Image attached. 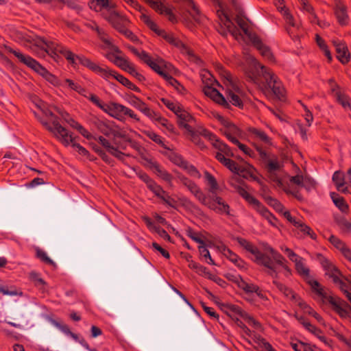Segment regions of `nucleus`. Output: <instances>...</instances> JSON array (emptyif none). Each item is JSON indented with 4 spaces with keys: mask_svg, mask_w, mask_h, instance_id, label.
Masks as SVG:
<instances>
[{
    "mask_svg": "<svg viewBox=\"0 0 351 351\" xmlns=\"http://www.w3.org/2000/svg\"><path fill=\"white\" fill-rule=\"evenodd\" d=\"M36 101H38V104H36V106L40 110L43 116H45V118H39L40 122L64 145H69L72 144L73 147H77L79 151L85 153L86 152V149L75 142L73 134L60 124L58 119L54 115L53 112L51 109L45 108V104L40 100L36 99Z\"/></svg>",
    "mask_w": 351,
    "mask_h": 351,
    "instance_id": "obj_4",
    "label": "nucleus"
},
{
    "mask_svg": "<svg viewBox=\"0 0 351 351\" xmlns=\"http://www.w3.org/2000/svg\"><path fill=\"white\" fill-rule=\"evenodd\" d=\"M335 336L341 342L347 346L349 351H351V335L346 337L339 332H337Z\"/></svg>",
    "mask_w": 351,
    "mask_h": 351,
    "instance_id": "obj_64",
    "label": "nucleus"
},
{
    "mask_svg": "<svg viewBox=\"0 0 351 351\" xmlns=\"http://www.w3.org/2000/svg\"><path fill=\"white\" fill-rule=\"evenodd\" d=\"M267 169L269 179L282 189L285 193L293 195L298 199L302 198L297 191L291 189L290 186L285 185V177L286 176V173L282 171V164L278 158L268 159L267 162Z\"/></svg>",
    "mask_w": 351,
    "mask_h": 351,
    "instance_id": "obj_8",
    "label": "nucleus"
},
{
    "mask_svg": "<svg viewBox=\"0 0 351 351\" xmlns=\"http://www.w3.org/2000/svg\"><path fill=\"white\" fill-rule=\"evenodd\" d=\"M320 291L322 293H319V292H316L315 293L323 303H329L332 309L341 318L346 319L350 317V306L347 302L338 297L328 295L324 290V287L320 288Z\"/></svg>",
    "mask_w": 351,
    "mask_h": 351,
    "instance_id": "obj_14",
    "label": "nucleus"
},
{
    "mask_svg": "<svg viewBox=\"0 0 351 351\" xmlns=\"http://www.w3.org/2000/svg\"><path fill=\"white\" fill-rule=\"evenodd\" d=\"M9 51L13 53L21 62L27 65L28 67L31 68L36 73L43 76L47 80L49 81L52 84H57V78L54 75L51 74L45 68H44L41 64H40L36 60L33 59L32 57L27 55H24L19 51H16L12 49H10Z\"/></svg>",
    "mask_w": 351,
    "mask_h": 351,
    "instance_id": "obj_13",
    "label": "nucleus"
},
{
    "mask_svg": "<svg viewBox=\"0 0 351 351\" xmlns=\"http://www.w3.org/2000/svg\"><path fill=\"white\" fill-rule=\"evenodd\" d=\"M171 66V64H167L162 59H158L156 67L154 66L153 70L162 76L169 85L174 87L178 93H183L184 86L165 71V69L169 70Z\"/></svg>",
    "mask_w": 351,
    "mask_h": 351,
    "instance_id": "obj_19",
    "label": "nucleus"
},
{
    "mask_svg": "<svg viewBox=\"0 0 351 351\" xmlns=\"http://www.w3.org/2000/svg\"><path fill=\"white\" fill-rule=\"evenodd\" d=\"M238 176H241L246 179L251 178V179L255 180L256 178V170L254 168V167L250 165V164H245L241 166L239 165V171L237 172L236 175L234 176L231 178V180L230 181V183L232 185L234 184L233 181L234 179L237 178Z\"/></svg>",
    "mask_w": 351,
    "mask_h": 351,
    "instance_id": "obj_29",
    "label": "nucleus"
},
{
    "mask_svg": "<svg viewBox=\"0 0 351 351\" xmlns=\"http://www.w3.org/2000/svg\"><path fill=\"white\" fill-rule=\"evenodd\" d=\"M234 145H237L238 148L245 155L254 158L255 156V153L253 150H252L249 147L246 145L241 143L238 139V143H233Z\"/></svg>",
    "mask_w": 351,
    "mask_h": 351,
    "instance_id": "obj_57",
    "label": "nucleus"
},
{
    "mask_svg": "<svg viewBox=\"0 0 351 351\" xmlns=\"http://www.w3.org/2000/svg\"><path fill=\"white\" fill-rule=\"evenodd\" d=\"M331 90L333 93L337 101L344 108H350V102L349 97L341 93L339 89V87L336 85L331 87Z\"/></svg>",
    "mask_w": 351,
    "mask_h": 351,
    "instance_id": "obj_40",
    "label": "nucleus"
},
{
    "mask_svg": "<svg viewBox=\"0 0 351 351\" xmlns=\"http://www.w3.org/2000/svg\"><path fill=\"white\" fill-rule=\"evenodd\" d=\"M304 179V176L302 175H296L295 176H291L288 178V176L286 175L285 177V184L287 186H290L291 189H295L298 191V194L301 196V199L300 200H302L303 199L302 195L300 193V189L302 188L303 184V181Z\"/></svg>",
    "mask_w": 351,
    "mask_h": 351,
    "instance_id": "obj_34",
    "label": "nucleus"
},
{
    "mask_svg": "<svg viewBox=\"0 0 351 351\" xmlns=\"http://www.w3.org/2000/svg\"><path fill=\"white\" fill-rule=\"evenodd\" d=\"M319 261L326 271V274L332 278V282L346 295L351 303V293L348 291L351 285V280L343 276L340 271L323 256H319Z\"/></svg>",
    "mask_w": 351,
    "mask_h": 351,
    "instance_id": "obj_7",
    "label": "nucleus"
},
{
    "mask_svg": "<svg viewBox=\"0 0 351 351\" xmlns=\"http://www.w3.org/2000/svg\"><path fill=\"white\" fill-rule=\"evenodd\" d=\"M333 44L336 49L338 60L342 64L348 63L350 59L351 55L348 52L346 43L339 40H334Z\"/></svg>",
    "mask_w": 351,
    "mask_h": 351,
    "instance_id": "obj_32",
    "label": "nucleus"
},
{
    "mask_svg": "<svg viewBox=\"0 0 351 351\" xmlns=\"http://www.w3.org/2000/svg\"><path fill=\"white\" fill-rule=\"evenodd\" d=\"M154 170L156 174L162 180L167 182L169 186H173L172 180L173 176L168 171H167L163 168L160 167L159 165L154 166Z\"/></svg>",
    "mask_w": 351,
    "mask_h": 351,
    "instance_id": "obj_46",
    "label": "nucleus"
},
{
    "mask_svg": "<svg viewBox=\"0 0 351 351\" xmlns=\"http://www.w3.org/2000/svg\"><path fill=\"white\" fill-rule=\"evenodd\" d=\"M113 123V121L97 119L95 121L94 125L101 133L109 136H110L111 128Z\"/></svg>",
    "mask_w": 351,
    "mask_h": 351,
    "instance_id": "obj_42",
    "label": "nucleus"
},
{
    "mask_svg": "<svg viewBox=\"0 0 351 351\" xmlns=\"http://www.w3.org/2000/svg\"><path fill=\"white\" fill-rule=\"evenodd\" d=\"M108 14L105 16V19L117 30L119 29L124 25H129L130 22L126 16L112 10V8L108 9Z\"/></svg>",
    "mask_w": 351,
    "mask_h": 351,
    "instance_id": "obj_21",
    "label": "nucleus"
},
{
    "mask_svg": "<svg viewBox=\"0 0 351 351\" xmlns=\"http://www.w3.org/2000/svg\"><path fill=\"white\" fill-rule=\"evenodd\" d=\"M105 112L120 121H124L125 116L136 121H140L138 116L132 109L115 102L108 104V107Z\"/></svg>",
    "mask_w": 351,
    "mask_h": 351,
    "instance_id": "obj_15",
    "label": "nucleus"
},
{
    "mask_svg": "<svg viewBox=\"0 0 351 351\" xmlns=\"http://www.w3.org/2000/svg\"><path fill=\"white\" fill-rule=\"evenodd\" d=\"M124 71L130 73L134 77H136L139 81H143L145 80V77L139 73L135 68V66L133 63L130 62V63L127 66L126 68L123 70Z\"/></svg>",
    "mask_w": 351,
    "mask_h": 351,
    "instance_id": "obj_55",
    "label": "nucleus"
},
{
    "mask_svg": "<svg viewBox=\"0 0 351 351\" xmlns=\"http://www.w3.org/2000/svg\"><path fill=\"white\" fill-rule=\"evenodd\" d=\"M234 187L237 193L247 202L253 209L265 219L269 224L276 226V218L261 202L250 194L243 187L239 185H236Z\"/></svg>",
    "mask_w": 351,
    "mask_h": 351,
    "instance_id": "obj_12",
    "label": "nucleus"
},
{
    "mask_svg": "<svg viewBox=\"0 0 351 351\" xmlns=\"http://www.w3.org/2000/svg\"><path fill=\"white\" fill-rule=\"evenodd\" d=\"M156 34L163 38L169 44L179 48V49H185L184 45L182 43V41L176 37L171 33H169L165 32L163 29H158V30L156 32Z\"/></svg>",
    "mask_w": 351,
    "mask_h": 351,
    "instance_id": "obj_35",
    "label": "nucleus"
},
{
    "mask_svg": "<svg viewBox=\"0 0 351 351\" xmlns=\"http://www.w3.org/2000/svg\"><path fill=\"white\" fill-rule=\"evenodd\" d=\"M291 346L295 351H317L315 346L302 341L291 343Z\"/></svg>",
    "mask_w": 351,
    "mask_h": 351,
    "instance_id": "obj_50",
    "label": "nucleus"
},
{
    "mask_svg": "<svg viewBox=\"0 0 351 351\" xmlns=\"http://www.w3.org/2000/svg\"><path fill=\"white\" fill-rule=\"evenodd\" d=\"M176 114L178 117V123L180 127L185 129L187 134L191 137H194L195 132L190 125L194 121L193 117L182 108L179 109Z\"/></svg>",
    "mask_w": 351,
    "mask_h": 351,
    "instance_id": "obj_22",
    "label": "nucleus"
},
{
    "mask_svg": "<svg viewBox=\"0 0 351 351\" xmlns=\"http://www.w3.org/2000/svg\"><path fill=\"white\" fill-rule=\"evenodd\" d=\"M231 311L236 315H239L242 319H243L250 326L256 328L261 329V324L256 321L254 317H251L246 312L243 311L239 306L232 305L230 306Z\"/></svg>",
    "mask_w": 351,
    "mask_h": 351,
    "instance_id": "obj_31",
    "label": "nucleus"
},
{
    "mask_svg": "<svg viewBox=\"0 0 351 351\" xmlns=\"http://www.w3.org/2000/svg\"><path fill=\"white\" fill-rule=\"evenodd\" d=\"M180 180L201 204L205 202L207 196L200 190L195 183L185 177H180Z\"/></svg>",
    "mask_w": 351,
    "mask_h": 351,
    "instance_id": "obj_28",
    "label": "nucleus"
},
{
    "mask_svg": "<svg viewBox=\"0 0 351 351\" xmlns=\"http://www.w3.org/2000/svg\"><path fill=\"white\" fill-rule=\"evenodd\" d=\"M203 205L219 215H231L230 206L216 194L207 196Z\"/></svg>",
    "mask_w": 351,
    "mask_h": 351,
    "instance_id": "obj_17",
    "label": "nucleus"
},
{
    "mask_svg": "<svg viewBox=\"0 0 351 351\" xmlns=\"http://www.w3.org/2000/svg\"><path fill=\"white\" fill-rule=\"evenodd\" d=\"M274 283L276 285L278 289L285 294V295L289 298L295 300V303L298 304L299 298H300L297 294H295L291 289L288 288L282 283L277 280H274Z\"/></svg>",
    "mask_w": 351,
    "mask_h": 351,
    "instance_id": "obj_44",
    "label": "nucleus"
},
{
    "mask_svg": "<svg viewBox=\"0 0 351 351\" xmlns=\"http://www.w3.org/2000/svg\"><path fill=\"white\" fill-rule=\"evenodd\" d=\"M316 43L319 48L323 51L328 61L330 62L332 60V56L325 41L320 36L316 35Z\"/></svg>",
    "mask_w": 351,
    "mask_h": 351,
    "instance_id": "obj_53",
    "label": "nucleus"
},
{
    "mask_svg": "<svg viewBox=\"0 0 351 351\" xmlns=\"http://www.w3.org/2000/svg\"><path fill=\"white\" fill-rule=\"evenodd\" d=\"M130 51L136 56H138L141 60H143L145 63H146L147 65H149L152 69L155 67H156V64L158 63V60L159 58H157L156 60H154L152 58V57L145 51H138L136 48L134 47H130Z\"/></svg>",
    "mask_w": 351,
    "mask_h": 351,
    "instance_id": "obj_38",
    "label": "nucleus"
},
{
    "mask_svg": "<svg viewBox=\"0 0 351 351\" xmlns=\"http://www.w3.org/2000/svg\"><path fill=\"white\" fill-rule=\"evenodd\" d=\"M89 7L96 12H100L104 8H113L114 5H110L108 0H91Z\"/></svg>",
    "mask_w": 351,
    "mask_h": 351,
    "instance_id": "obj_45",
    "label": "nucleus"
},
{
    "mask_svg": "<svg viewBox=\"0 0 351 351\" xmlns=\"http://www.w3.org/2000/svg\"><path fill=\"white\" fill-rule=\"evenodd\" d=\"M247 60L256 69H261L257 73H252L249 75L251 80L265 94L272 93L278 99H282L285 90L277 75L270 69L261 65L254 57L250 55Z\"/></svg>",
    "mask_w": 351,
    "mask_h": 351,
    "instance_id": "obj_2",
    "label": "nucleus"
},
{
    "mask_svg": "<svg viewBox=\"0 0 351 351\" xmlns=\"http://www.w3.org/2000/svg\"><path fill=\"white\" fill-rule=\"evenodd\" d=\"M249 132L256 140L261 142L263 145L266 146L272 145L271 138L265 132L256 128H250Z\"/></svg>",
    "mask_w": 351,
    "mask_h": 351,
    "instance_id": "obj_39",
    "label": "nucleus"
},
{
    "mask_svg": "<svg viewBox=\"0 0 351 351\" xmlns=\"http://www.w3.org/2000/svg\"><path fill=\"white\" fill-rule=\"evenodd\" d=\"M237 23L243 34L249 39L254 46L259 51L261 56L269 62L274 61V57L269 47L265 45L261 39L250 29L248 22L242 18L237 17Z\"/></svg>",
    "mask_w": 351,
    "mask_h": 351,
    "instance_id": "obj_11",
    "label": "nucleus"
},
{
    "mask_svg": "<svg viewBox=\"0 0 351 351\" xmlns=\"http://www.w3.org/2000/svg\"><path fill=\"white\" fill-rule=\"evenodd\" d=\"M218 250L230 262L240 269H246V264L237 254L230 250L224 244L220 243L217 246Z\"/></svg>",
    "mask_w": 351,
    "mask_h": 351,
    "instance_id": "obj_23",
    "label": "nucleus"
},
{
    "mask_svg": "<svg viewBox=\"0 0 351 351\" xmlns=\"http://www.w3.org/2000/svg\"><path fill=\"white\" fill-rule=\"evenodd\" d=\"M205 178L207 182V184L209 186V191L211 193V195H215L219 189V185L216 179L207 171L205 172Z\"/></svg>",
    "mask_w": 351,
    "mask_h": 351,
    "instance_id": "obj_49",
    "label": "nucleus"
},
{
    "mask_svg": "<svg viewBox=\"0 0 351 351\" xmlns=\"http://www.w3.org/2000/svg\"><path fill=\"white\" fill-rule=\"evenodd\" d=\"M36 256L40 259L43 262L49 265H55L54 262L47 256V253L40 248H37L36 250Z\"/></svg>",
    "mask_w": 351,
    "mask_h": 351,
    "instance_id": "obj_58",
    "label": "nucleus"
},
{
    "mask_svg": "<svg viewBox=\"0 0 351 351\" xmlns=\"http://www.w3.org/2000/svg\"><path fill=\"white\" fill-rule=\"evenodd\" d=\"M0 293H3V295H21L22 293L20 292L15 287H5L0 286Z\"/></svg>",
    "mask_w": 351,
    "mask_h": 351,
    "instance_id": "obj_60",
    "label": "nucleus"
},
{
    "mask_svg": "<svg viewBox=\"0 0 351 351\" xmlns=\"http://www.w3.org/2000/svg\"><path fill=\"white\" fill-rule=\"evenodd\" d=\"M153 3V9L161 14L168 16L169 20L172 23L177 21L176 16L172 13L170 8L164 4V0H158L157 2Z\"/></svg>",
    "mask_w": 351,
    "mask_h": 351,
    "instance_id": "obj_33",
    "label": "nucleus"
},
{
    "mask_svg": "<svg viewBox=\"0 0 351 351\" xmlns=\"http://www.w3.org/2000/svg\"><path fill=\"white\" fill-rule=\"evenodd\" d=\"M280 250L282 252H284L287 257L292 261L294 262L295 259H297L300 257L298 254H296L291 249L289 248L285 245L280 246Z\"/></svg>",
    "mask_w": 351,
    "mask_h": 351,
    "instance_id": "obj_61",
    "label": "nucleus"
},
{
    "mask_svg": "<svg viewBox=\"0 0 351 351\" xmlns=\"http://www.w3.org/2000/svg\"><path fill=\"white\" fill-rule=\"evenodd\" d=\"M89 28L95 31L99 39L103 42L102 48L106 50L105 57L117 66L123 69L130 63L129 59L123 53L119 48L114 45L106 34L104 30L100 28L95 22L89 23Z\"/></svg>",
    "mask_w": 351,
    "mask_h": 351,
    "instance_id": "obj_5",
    "label": "nucleus"
},
{
    "mask_svg": "<svg viewBox=\"0 0 351 351\" xmlns=\"http://www.w3.org/2000/svg\"><path fill=\"white\" fill-rule=\"evenodd\" d=\"M265 251L267 252H269L271 255V258L269 257L273 262V263L275 265L276 269V275H278V269L277 265H279L282 267V269H284L286 271V275L291 274V269L288 267V265L286 264V260L285 258L278 252H276L275 250H274L270 246H267L265 247ZM277 276L273 277L274 278H276Z\"/></svg>",
    "mask_w": 351,
    "mask_h": 351,
    "instance_id": "obj_24",
    "label": "nucleus"
},
{
    "mask_svg": "<svg viewBox=\"0 0 351 351\" xmlns=\"http://www.w3.org/2000/svg\"><path fill=\"white\" fill-rule=\"evenodd\" d=\"M216 119L221 125L220 128L221 132L227 137L231 143H238L239 137L241 135V132L234 123L223 116L217 114Z\"/></svg>",
    "mask_w": 351,
    "mask_h": 351,
    "instance_id": "obj_18",
    "label": "nucleus"
},
{
    "mask_svg": "<svg viewBox=\"0 0 351 351\" xmlns=\"http://www.w3.org/2000/svg\"><path fill=\"white\" fill-rule=\"evenodd\" d=\"M143 133L156 143L164 147L162 138L152 130H143Z\"/></svg>",
    "mask_w": 351,
    "mask_h": 351,
    "instance_id": "obj_54",
    "label": "nucleus"
},
{
    "mask_svg": "<svg viewBox=\"0 0 351 351\" xmlns=\"http://www.w3.org/2000/svg\"><path fill=\"white\" fill-rule=\"evenodd\" d=\"M344 174L341 171H335L332 176V181L335 183L337 189L339 191L346 193L348 191L347 187L345 186Z\"/></svg>",
    "mask_w": 351,
    "mask_h": 351,
    "instance_id": "obj_41",
    "label": "nucleus"
},
{
    "mask_svg": "<svg viewBox=\"0 0 351 351\" xmlns=\"http://www.w3.org/2000/svg\"><path fill=\"white\" fill-rule=\"evenodd\" d=\"M53 109L71 128L76 129L82 136L88 138V134L86 129L74 121L66 112L57 107H53Z\"/></svg>",
    "mask_w": 351,
    "mask_h": 351,
    "instance_id": "obj_25",
    "label": "nucleus"
},
{
    "mask_svg": "<svg viewBox=\"0 0 351 351\" xmlns=\"http://www.w3.org/2000/svg\"><path fill=\"white\" fill-rule=\"evenodd\" d=\"M203 92L207 97L224 108H228L230 104L239 108L243 106V93L238 84L232 80L231 76L229 74H228L227 81L226 82V97L220 93L216 88L209 85L204 86Z\"/></svg>",
    "mask_w": 351,
    "mask_h": 351,
    "instance_id": "obj_3",
    "label": "nucleus"
},
{
    "mask_svg": "<svg viewBox=\"0 0 351 351\" xmlns=\"http://www.w3.org/2000/svg\"><path fill=\"white\" fill-rule=\"evenodd\" d=\"M25 42V47L29 48L39 58L49 56L55 61H58L60 56H62L73 67L78 63L84 64L80 57L75 56L56 40H49L34 34H29L26 36Z\"/></svg>",
    "mask_w": 351,
    "mask_h": 351,
    "instance_id": "obj_1",
    "label": "nucleus"
},
{
    "mask_svg": "<svg viewBox=\"0 0 351 351\" xmlns=\"http://www.w3.org/2000/svg\"><path fill=\"white\" fill-rule=\"evenodd\" d=\"M330 197L335 206L343 213H347L348 210V205L344 199L335 193H331Z\"/></svg>",
    "mask_w": 351,
    "mask_h": 351,
    "instance_id": "obj_47",
    "label": "nucleus"
},
{
    "mask_svg": "<svg viewBox=\"0 0 351 351\" xmlns=\"http://www.w3.org/2000/svg\"><path fill=\"white\" fill-rule=\"evenodd\" d=\"M269 204L278 213H282L285 210L284 206L276 199L270 198L269 200Z\"/></svg>",
    "mask_w": 351,
    "mask_h": 351,
    "instance_id": "obj_62",
    "label": "nucleus"
},
{
    "mask_svg": "<svg viewBox=\"0 0 351 351\" xmlns=\"http://www.w3.org/2000/svg\"><path fill=\"white\" fill-rule=\"evenodd\" d=\"M237 283L238 287L240 289H243L245 293H254L255 291H257V287H258L257 285H256L253 283L247 282V281L244 280L243 279H242L241 278H239V279H237Z\"/></svg>",
    "mask_w": 351,
    "mask_h": 351,
    "instance_id": "obj_48",
    "label": "nucleus"
},
{
    "mask_svg": "<svg viewBox=\"0 0 351 351\" xmlns=\"http://www.w3.org/2000/svg\"><path fill=\"white\" fill-rule=\"evenodd\" d=\"M237 240L238 243L242 247H243L247 252H250L252 255V258L256 263L265 267V271L269 276L271 277L276 276V269L275 265L269 256L262 253L256 246L245 239L237 238Z\"/></svg>",
    "mask_w": 351,
    "mask_h": 351,
    "instance_id": "obj_10",
    "label": "nucleus"
},
{
    "mask_svg": "<svg viewBox=\"0 0 351 351\" xmlns=\"http://www.w3.org/2000/svg\"><path fill=\"white\" fill-rule=\"evenodd\" d=\"M200 134L209 140L213 147L218 150V152L215 153L216 159L236 175L239 169V165L234 160L226 158V156L230 157L233 156L229 147L221 142L214 134L206 129H203Z\"/></svg>",
    "mask_w": 351,
    "mask_h": 351,
    "instance_id": "obj_6",
    "label": "nucleus"
},
{
    "mask_svg": "<svg viewBox=\"0 0 351 351\" xmlns=\"http://www.w3.org/2000/svg\"><path fill=\"white\" fill-rule=\"evenodd\" d=\"M53 109L71 128L76 129L82 136L88 138V134L86 129L74 121L66 112L57 107H53Z\"/></svg>",
    "mask_w": 351,
    "mask_h": 351,
    "instance_id": "obj_26",
    "label": "nucleus"
},
{
    "mask_svg": "<svg viewBox=\"0 0 351 351\" xmlns=\"http://www.w3.org/2000/svg\"><path fill=\"white\" fill-rule=\"evenodd\" d=\"M89 69H91L107 80H110L112 70L109 69L106 66L89 61Z\"/></svg>",
    "mask_w": 351,
    "mask_h": 351,
    "instance_id": "obj_37",
    "label": "nucleus"
},
{
    "mask_svg": "<svg viewBox=\"0 0 351 351\" xmlns=\"http://www.w3.org/2000/svg\"><path fill=\"white\" fill-rule=\"evenodd\" d=\"M297 304L304 311V313H307L312 316L315 313V311L301 298H299V301Z\"/></svg>",
    "mask_w": 351,
    "mask_h": 351,
    "instance_id": "obj_63",
    "label": "nucleus"
},
{
    "mask_svg": "<svg viewBox=\"0 0 351 351\" xmlns=\"http://www.w3.org/2000/svg\"><path fill=\"white\" fill-rule=\"evenodd\" d=\"M299 103L301 104L302 107L304 110L303 117H304V119L306 122V125L308 127L311 126V123L313 121V117L311 113V112L308 109V108L303 104H302L300 101Z\"/></svg>",
    "mask_w": 351,
    "mask_h": 351,
    "instance_id": "obj_59",
    "label": "nucleus"
},
{
    "mask_svg": "<svg viewBox=\"0 0 351 351\" xmlns=\"http://www.w3.org/2000/svg\"><path fill=\"white\" fill-rule=\"evenodd\" d=\"M129 103L146 117H152L154 114V110L152 109H151L143 101L134 95L130 96Z\"/></svg>",
    "mask_w": 351,
    "mask_h": 351,
    "instance_id": "obj_30",
    "label": "nucleus"
},
{
    "mask_svg": "<svg viewBox=\"0 0 351 351\" xmlns=\"http://www.w3.org/2000/svg\"><path fill=\"white\" fill-rule=\"evenodd\" d=\"M147 187L160 198H161L163 195H165V191L162 189V188L160 185L157 184L154 180L152 182H149V184L147 186Z\"/></svg>",
    "mask_w": 351,
    "mask_h": 351,
    "instance_id": "obj_56",
    "label": "nucleus"
},
{
    "mask_svg": "<svg viewBox=\"0 0 351 351\" xmlns=\"http://www.w3.org/2000/svg\"><path fill=\"white\" fill-rule=\"evenodd\" d=\"M199 252L202 258H204L205 261L212 265H215V261L212 259L210 252L207 247L205 245V243H204L202 245L198 246Z\"/></svg>",
    "mask_w": 351,
    "mask_h": 351,
    "instance_id": "obj_51",
    "label": "nucleus"
},
{
    "mask_svg": "<svg viewBox=\"0 0 351 351\" xmlns=\"http://www.w3.org/2000/svg\"><path fill=\"white\" fill-rule=\"evenodd\" d=\"M274 4L283 16L284 20L287 25V32L291 35L292 34L291 28L294 29H299L300 26V22L296 21L289 10L285 7L283 0H274Z\"/></svg>",
    "mask_w": 351,
    "mask_h": 351,
    "instance_id": "obj_20",
    "label": "nucleus"
},
{
    "mask_svg": "<svg viewBox=\"0 0 351 351\" xmlns=\"http://www.w3.org/2000/svg\"><path fill=\"white\" fill-rule=\"evenodd\" d=\"M177 1L184 2L186 11L195 22L200 23L202 21V16L200 14L199 10L192 0Z\"/></svg>",
    "mask_w": 351,
    "mask_h": 351,
    "instance_id": "obj_36",
    "label": "nucleus"
},
{
    "mask_svg": "<svg viewBox=\"0 0 351 351\" xmlns=\"http://www.w3.org/2000/svg\"><path fill=\"white\" fill-rule=\"evenodd\" d=\"M335 13L340 25H346L348 23L347 8L341 0H335Z\"/></svg>",
    "mask_w": 351,
    "mask_h": 351,
    "instance_id": "obj_27",
    "label": "nucleus"
},
{
    "mask_svg": "<svg viewBox=\"0 0 351 351\" xmlns=\"http://www.w3.org/2000/svg\"><path fill=\"white\" fill-rule=\"evenodd\" d=\"M300 10L309 14V20L312 23L317 22V16L314 12L313 7L308 3L307 0H300Z\"/></svg>",
    "mask_w": 351,
    "mask_h": 351,
    "instance_id": "obj_43",
    "label": "nucleus"
},
{
    "mask_svg": "<svg viewBox=\"0 0 351 351\" xmlns=\"http://www.w3.org/2000/svg\"><path fill=\"white\" fill-rule=\"evenodd\" d=\"M295 264V269L297 273L309 285L312 291L315 293L320 291V288L322 287L315 280L311 275L310 269L307 267L304 258L300 256L298 258L295 259L293 262Z\"/></svg>",
    "mask_w": 351,
    "mask_h": 351,
    "instance_id": "obj_16",
    "label": "nucleus"
},
{
    "mask_svg": "<svg viewBox=\"0 0 351 351\" xmlns=\"http://www.w3.org/2000/svg\"><path fill=\"white\" fill-rule=\"evenodd\" d=\"M141 20L147 26L150 28L155 33L158 30L159 27L155 23L149 16L147 15L145 13L142 12L140 16Z\"/></svg>",
    "mask_w": 351,
    "mask_h": 351,
    "instance_id": "obj_52",
    "label": "nucleus"
},
{
    "mask_svg": "<svg viewBox=\"0 0 351 351\" xmlns=\"http://www.w3.org/2000/svg\"><path fill=\"white\" fill-rule=\"evenodd\" d=\"M111 135L113 136L114 145H112L108 139L103 136L99 137V142L106 148L108 153L120 160H123L124 154L120 150V149H123V145L117 141V138L128 141L129 138L126 131L114 122L111 128Z\"/></svg>",
    "mask_w": 351,
    "mask_h": 351,
    "instance_id": "obj_9",
    "label": "nucleus"
}]
</instances>
